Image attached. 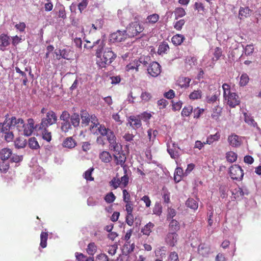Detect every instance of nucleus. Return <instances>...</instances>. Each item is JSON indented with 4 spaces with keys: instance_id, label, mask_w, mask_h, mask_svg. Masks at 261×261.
Returning <instances> with one entry per match:
<instances>
[{
    "instance_id": "64",
    "label": "nucleus",
    "mask_w": 261,
    "mask_h": 261,
    "mask_svg": "<svg viewBox=\"0 0 261 261\" xmlns=\"http://www.w3.org/2000/svg\"><path fill=\"white\" fill-rule=\"evenodd\" d=\"M95 261H109V259L106 254L100 253L96 256Z\"/></svg>"
},
{
    "instance_id": "7",
    "label": "nucleus",
    "mask_w": 261,
    "mask_h": 261,
    "mask_svg": "<svg viewBox=\"0 0 261 261\" xmlns=\"http://www.w3.org/2000/svg\"><path fill=\"white\" fill-rule=\"evenodd\" d=\"M115 152L114 154V160L117 165H120L122 167H126L125 163L126 162V157L124 153L122 150V147L120 146V150L118 151H113Z\"/></svg>"
},
{
    "instance_id": "45",
    "label": "nucleus",
    "mask_w": 261,
    "mask_h": 261,
    "mask_svg": "<svg viewBox=\"0 0 261 261\" xmlns=\"http://www.w3.org/2000/svg\"><path fill=\"white\" fill-rule=\"evenodd\" d=\"M29 146L33 149H37L40 148V146L35 137H31L29 140Z\"/></svg>"
},
{
    "instance_id": "31",
    "label": "nucleus",
    "mask_w": 261,
    "mask_h": 261,
    "mask_svg": "<svg viewBox=\"0 0 261 261\" xmlns=\"http://www.w3.org/2000/svg\"><path fill=\"white\" fill-rule=\"evenodd\" d=\"M10 37L7 34H2L0 35V41L1 42V45L3 48H5L7 46L10 45L9 41Z\"/></svg>"
},
{
    "instance_id": "58",
    "label": "nucleus",
    "mask_w": 261,
    "mask_h": 261,
    "mask_svg": "<svg viewBox=\"0 0 261 261\" xmlns=\"http://www.w3.org/2000/svg\"><path fill=\"white\" fill-rule=\"evenodd\" d=\"M41 129L43 130L42 136L43 139L46 140L47 142L50 141L51 140V133L48 132L47 128Z\"/></svg>"
},
{
    "instance_id": "60",
    "label": "nucleus",
    "mask_w": 261,
    "mask_h": 261,
    "mask_svg": "<svg viewBox=\"0 0 261 261\" xmlns=\"http://www.w3.org/2000/svg\"><path fill=\"white\" fill-rule=\"evenodd\" d=\"M134 216L132 213H127L125 217V222L128 225L132 226L134 224Z\"/></svg>"
},
{
    "instance_id": "19",
    "label": "nucleus",
    "mask_w": 261,
    "mask_h": 261,
    "mask_svg": "<svg viewBox=\"0 0 261 261\" xmlns=\"http://www.w3.org/2000/svg\"><path fill=\"white\" fill-rule=\"evenodd\" d=\"M229 144L233 147H238L241 144V140L237 135H232L228 138Z\"/></svg>"
},
{
    "instance_id": "22",
    "label": "nucleus",
    "mask_w": 261,
    "mask_h": 261,
    "mask_svg": "<svg viewBox=\"0 0 261 261\" xmlns=\"http://www.w3.org/2000/svg\"><path fill=\"white\" fill-rule=\"evenodd\" d=\"M198 253L202 256H207L210 252V248L204 244H200L198 248Z\"/></svg>"
},
{
    "instance_id": "33",
    "label": "nucleus",
    "mask_w": 261,
    "mask_h": 261,
    "mask_svg": "<svg viewBox=\"0 0 261 261\" xmlns=\"http://www.w3.org/2000/svg\"><path fill=\"white\" fill-rule=\"evenodd\" d=\"M186 205L190 208L196 210L198 208V204L197 201L193 198H189L186 202Z\"/></svg>"
},
{
    "instance_id": "35",
    "label": "nucleus",
    "mask_w": 261,
    "mask_h": 261,
    "mask_svg": "<svg viewBox=\"0 0 261 261\" xmlns=\"http://www.w3.org/2000/svg\"><path fill=\"white\" fill-rule=\"evenodd\" d=\"M191 79L187 77H181L178 80V84L181 88H187L189 86Z\"/></svg>"
},
{
    "instance_id": "26",
    "label": "nucleus",
    "mask_w": 261,
    "mask_h": 261,
    "mask_svg": "<svg viewBox=\"0 0 261 261\" xmlns=\"http://www.w3.org/2000/svg\"><path fill=\"white\" fill-rule=\"evenodd\" d=\"M251 10L249 7H240L239 12V17L240 19L247 18L250 15Z\"/></svg>"
},
{
    "instance_id": "17",
    "label": "nucleus",
    "mask_w": 261,
    "mask_h": 261,
    "mask_svg": "<svg viewBox=\"0 0 261 261\" xmlns=\"http://www.w3.org/2000/svg\"><path fill=\"white\" fill-rule=\"evenodd\" d=\"M197 64V59L194 57H187L185 59V66L187 70H191Z\"/></svg>"
},
{
    "instance_id": "4",
    "label": "nucleus",
    "mask_w": 261,
    "mask_h": 261,
    "mask_svg": "<svg viewBox=\"0 0 261 261\" xmlns=\"http://www.w3.org/2000/svg\"><path fill=\"white\" fill-rule=\"evenodd\" d=\"M136 21L130 22L126 27V30L128 35V37H134L142 33L144 28L138 20V18L135 17V20Z\"/></svg>"
},
{
    "instance_id": "13",
    "label": "nucleus",
    "mask_w": 261,
    "mask_h": 261,
    "mask_svg": "<svg viewBox=\"0 0 261 261\" xmlns=\"http://www.w3.org/2000/svg\"><path fill=\"white\" fill-rule=\"evenodd\" d=\"M111 37L116 41L121 42L128 37V35L126 30L123 31L118 30L116 32L113 33Z\"/></svg>"
},
{
    "instance_id": "53",
    "label": "nucleus",
    "mask_w": 261,
    "mask_h": 261,
    "mask_svg": "<svg viewBox=\"0 0 261 261\" xmlns=\"http://www.w3.org/2000/svg\"><path fill=\"white\" fill-rule=\"evenodd\" d=\"M202 96V91L200 90H194L189 95V98L191 99L195 100L201 98Z\"/></svg>"
},
{
    "instance_id": "25",
    "label": "nucleus",
    "mask_w": 261,
    "mask_h": 261,
    "mask_svg": "<svg viewBox=\"0 0 261 261\" xmlns=\"http://www.w3.org/2000/svg\"><path fill=\"white\" fill-rule=\"evenodd\" d=\"M99 158L102 162L105 163H110L112 159L111 154L107 151H102L100 153Z\"/></svg>"
},
{
    "instance_id": "50",
    "label": "nucleus",
    "mask_w": 261,
    "mask_h": 261,
    "mask_svg": "<svg viewBox=\"0 0 261 261\" xmlns=\"http://www.w3.org/2000/svg\"><path fill=\"white\" fill-rule=\"evenodd\" d=\"M70 120L72 124L74 127H76L79 125L80 118L79 114L76 113H74L73 115H71Z\"/></svg>"
},
{
    "instance_id": "18",
    "label": "nucleus",
    "mask_w": 261,
    "mask_h": 261,
    "mask_svg": "<svg viewBox=\"0 0 261 261\" xmlns=\"http://www.w3.org/2000/svg\"><path fill=\"white\" fill-rule=\"evenodd\" d=\"M12 155V151L9 148H4L0 150V159L1 161H7Z\"/></svg>"
},
{
    "instance_id": "48",
    "label": "nucleus",
    "mask_w": 261,
    "mask_h": 261,
    "mask_svg": "<svg viewBox=\"0 0 261 261\" xmlns=\"http://www.w3.org/2000/svg\"><path fill=\"white\" fill-rule=\"evenodd\" d=\"M26 143L25 140L19 137L17 138L14 141V145L17 148H23L25 146Z\"/></svg>"
},
{
    "instance_id": "5",
    "label": "nucleus",
    "mask_w": 261,
    "mask_h": 261,
    "mask_svg": "<svg viewBox=\"0 0 261 261\" xmlns=\"http://www.w3.org/2000/svg\"><path fill=\"white\" fill-rule=\"evenodd\" d=\"M229 174L230 177L233 180H241L244 175L243 169L238 165H233L229 168Z\"/></svg>"
},
{
    "instance_id": "63",
    "label": "nucleus",
    "mask_w": 261,
    "mask_h": 261,
    "mask_svg": "<svg viewBox=\"0 0 261 261\" xmlns=\"http://www.w3.org/2000/svg\"><path fill=\"white\" fill-rule=\"evenodd\" d=\"M168 261H179L177 253L175 251L170 252L168 257Z\"/></svg>"
},
{
    "instance_id": "55",
    "label": "nucleus",
    "mask_w": 261,
    "mask_h": 261,
    "mask_svg": "<svg viewBox=\"0 0 261 261\" xmlns=\"http://www.w3.org/2000/svg\"><path fill=\"white\" fill-rule=\"evenodd\" d=\"M109 185L113 187L114 189H116L120 185V180L119 178L113 177L109 182Z\"/></svg>"
},
{
    "instance_id": "57",
    "label": "nucleus",
    "mask_w": 261,
    "mask_h": 261,
    "mask_svg": "<svg viewBox=\"0 0 261 261\" xmlns=\"http://www.w3.org/2000/svg\"><path fill=\"white\" fill-rule=\"evenodd\" d=\"M106 202L108 203H111L113 202L116 199V196L114 194V193L112 192L106 194L104 198Z\"/></svg>"
},
{
    "instance_id": "46",
    "label": "nucleus",
    "mask_w": 261,
    "mask_h": 261,
    "mask_svg": "<svg viewBox=\"0 0 261 261\" xmlns=\"http://www.w3.org/2000/svg\"><path fill=\"white\" fill-rule=\"evenodd\" d=\"M110 129L106 128L103 124H99L97 127L96 130L100 135V136H106Z\"/></svg>"
},
{
    "instance_id": "2",
    "label": "nucleus",
    "mask_w": 261,
    "mask_h": 261,
    "mask_svg": "<svg viewBox=\"0 0 261 261\" xmlns=\"http://www.w3.org/2000/svg\"><path fill=\"white\" fill-rule=\"evenodd\" d=\"M5 122H7L8 129L16 127L18 132H22V134L25 136H31L34 129V121L32 118L28 119L27 124L22 118H17L15 116H12L9 119H6Z\"/></svg>"
},
{
    "instance_id": "12",
    "label": "nucleus",
    "mask_w": 261,
    "mask_h": 261,
    "mask_svg": "<svg viewBox=\"0 0 261 261\" xmlns=\"http://www.w3.org/2000/svg\"><path fill=\"white\" fill-rule=\"evenodd\" d=\"M178 236L175 232H169L165 238L166 243L171 247L175 245L177 242Z\"/></svg>"
},
{
    "instance_id": "6",
    "label": "nucleus",
    "mask_w": 261,
    "mask_h": 261,
    "mask_svg": "<svg viewBox=\"0 0 261 261\" xmlns=\"http://www.w3.org/2000/svg\"><path fill=\"white\" fill-rule=\"evenodd\" d=\"M106 136L109 143V148L111 150L118 151L120 150V145L117 142L116 137L113 130L110 129Z\"/></svg>"
},
{
    "instance_id": "1",
    "label": "nucleus",
    "mask_w": 261,
    "mask_h": 261,
    "mask_svg": "<svg viewBox=\"0 0 261 261\" xmlns=\"http://www.w3.org/2000/svg\"><path fill=\"white\" fill-rule=\"evenodd\" d=\"M97 45L98 46L96 52L97 57L96 63L99 67L102 68L110 65L116 58V55L114 53L111 48H107L105 49L103 56H101L100 54L105 45L103 40L98 39L93 42L92 45L88 46L86 44L84 46L87 48H92Z\"/></svg>"
},
{
    "instance_id": "27",
    "label": "nucleus",
    "mask_w": 261,
    "mask_h": 261,
    "mask_svg": "<svg viewBox=\"0 0 261 261\" xmlns=\"http://www.w3.org/2000/svg\"><path fill=\"white\" fill-rule=\"evenodd\" d=\"M244 116V121L248 125L252 126L254 127H257L259 128L257 123L254 121L253 118L250 114H248L247 113L244 112L243 113Z\"/></svg>"
},
{
    "instance_id": "37",
    "label": "nucleus",
    "mask_w": 261,
    "mask_h": 261,
    "mask_svg": "<svg viewBox=\"0 0 261 261\" xmlns=\"http://www.w3.org/2000/svg\"><path fill=\"white\" fill-rule=\"evenodd\" d=\"M97 247L94 242L90 243L86 249L87 252L90 255H93L97 251Z\"/></svg>"
},
{
    "instance_id": "3",
    "label": "nucleus",
    "mask_w": 261,
    "mask_h": 261,
    "mask_svg": "<svg viewBox=\"0 0 261 261\" xmlns=\"http://www.w3.org/2000/svg\"><path fill=\"white\" fill-rule=\"evenodd\" d=\"M42 114H45L44 117L42 118L41 122L39 125V129H45L50 125L55 124L58 120V117L56 113L53 110H47L43 108L41 110Z\"/></svg>"
},
{
    "instance_id": "52",
    "label": "nucleus",
    "mask_w": 261,
    "mask_h": 261,
    "mask_svg": "<svg viewBox=\"0 0 261 261\" xmlns=\"http://www.w3.org/2000/svg\"><path fill=\"white\" fill-rule=\"evenodd\" d=\"M222 89L223 90V97L224 99L233 93L231 92L230 86L228 84H223L222 85Z\"/></svg>"
},
{
    "instance_id": "10",
    "label": "nucleus",
    "mask_w": 261,
    "mask_h": 261,
    "mask_svg": "<svg viewBox=\"0 0 261 261\" xmlns=\"http://www.w3.org/2000/svg\"><path fill=\"white\" fill-rule=\"evenodd\" d=\"M140 67V62L138 59L130 61L129 63L125 66V70L127 72H138Z\"/></svg>"
},
{
    "instance_id": "61",
    "label": "nucleus",
    "mask_w": 261,
    "mask_h": 261,
    "mask_svg": "<svg viewBox=\"0 0 261 261\" xmlns=\"http://www.w3.org/2000/svg\"><path fill=\"white\" fill-rule=\"evenodd\" d=\"M61 130L65 133L68 132L71 129V126L69 121L63 122L61 123Z\"/></svg>"
},
{
    "instance_id": "8",
    "label": "nucleus",
    "mask_w": 261,
    "mask_h": 261,
    "mask_svg": "<svg viewBox=\"0 0 261 261\" xmlns=\"http://www.w3.org/2000/svg\"><path fill=\"white\" fill-rule=\"evenodd\" d=\"M147 72L151 76L156 77L161 72V67L157 62L153 61L149 64Z\"/></svg>"
},
{
    "instance_id": "38",
    "label": "nucleus",
    "mask_w": 261,
    "mask_h": 261,
    "mask_svg": "<svg viewBox=\"0 0 261 261\" xmlns=\"http://www.w3.org/2000/svg\"><path fill=\"white\" fill-rule=\"evenodd\" d=\"M104 24V20L102 18L97 19L92 24V28L95 31L101 29Z\"/></svg>"
},
{
    "instance_id": "43",
    "label": "nucleus",
    "mask_w": 261,
    "mask_h": 261,
    "mask_svg": "<svg viewBox=\"0 0 261 261\" xmlns=\"http://www.w3.org/2000/svg\"><path fill=\"white\" fill-rule=\"evenodd\" d=\"M166 250L165 247H162L160 248H158L155 251V256L158 257V258L163 259L166 257Z\"/></svg>"
},
{
    "instance_id": "36",
    "label": "nucleus",
    "mask_w": 261,
    "mask_h": 261,
    "mask_svg": "<svg viewBox=\"0 0 261 261\" xmlns=\"http://www.w3.org/2000/svg\"><path fill=\"white\" fill-rule=\"evenodd\" d=\"M48 236V234L47 232H42L41 233L40 246L42 248H45L47 246Z\"/></svg>"
},
{
    "instance_id": "49",
    "label": "nucleus",
    "mask_w": 261,
    "mask_h": 261,
    "mask_svg": "<svg viewBox=\"0 0 261 261\" xmlns=\"http://www.w3.org/2000/svg\"><path fill=\"white\" fill-rule=\"evenodd\" d=\"M90 121L91 122L92 124L90 126V129L91 132H93L94 128H96L99 124H100L98 122V120L97 118V117L94 115H91L90 116Z\"/></svg>"
},
{
    "instance_id": "9",
    "label": "nucleus",
    "mask_w": 261,
    "mask_h": 261,
    "mask_svg": "<svg viewBox=\"0 0 261 261\" xmlns=\"http://www.w3.org/2000/svg\"><path fill=\"white\" fill-rule=\"evenodd\" d=\"M227 105L231 108H234L240 103L239 96L236 93H232L224 99Z\"/></svg>"
},
{
    "instance_id": "34",
    "label": "nucleus",
    "mask_w": 261,
    "mask_h": 261,
    "mask_svg": "<svg viewBox=\"0 0 261 261\" xmlns=\"http://www.w3.org/2000/svg\"><path fill=\"white\" fill-rule=\"evenodd\" d=\"M160 19V16L156 13L148 15L146 18L147 23L153 24L157 22Z\"/></svg>"
},
{
    "instance_id": "21",
    "label": "nucleus",
    "mask_w": 261,
    "mask_h": 261,
    "mask_svg": "<svg viewBox=\"0 0 261 261\" xmlns=\"http://www.w3.org/2000/svg\"><path fill=\"white\" fill-rule=\"evenodd\" d=\"M154 227V224L153 223L149 222L142 228L141 232L143 235L149 236Z\"/></svg>"
},
{
    "instance_id": "44",
    "label": "nucleus",
    "mask_w": 261,
    "mask_h": 261,
    "mask_svg": "<svg viewBox=\"0 0 261 261\" xmlns=\"http://www.w3.org/2000/svg\"><path fill=\"white\" fill-rule=\"evenodd\" d=\"M220 137V135L219 133H216L215 135L209 136L206 139V142L204 144H211L214 141H218Z\"/></svg>"
},
{
    "instance_id": "15",
    "label": "nucleus",
    "mask_w": 261,
    "mask_h": 261,
    "mask_svg": "<svg viewBox=\"0 0 261 261\" xmlns=\"http://www.w3.org/2000/svg\"><path fill=\"white\" fill-rule=\"evenodd\" d=\"M10 129H8L7 122H4L1 130L5 134V139L7 142H12L14 139V134L12 132L10 131Z\"/></svg>"
},
{
    "instance_id": "30",
    "label": "nucleus",
    "mask_w": 261,
    "mask_h": 261,
    "mask_svg": "<svg viewBox=\"0 0 261 261\" xmlns=\"http://www.w3.org/2000/svg\"><path fill=\"white\" fill-rule=\"evenodd\" d=\"M123 171L124 175L121 177L120 180V185L123 188H125L127 186L129 182V177L127 173V169L126 167H123Z\"/></svg>"
},
{
    "instance_id": "20",
    "label": "nucleus",
    "mask_w": 261,
    "mask_h": 261,
    "mask_svg": "<svg viewBox=\"0 0 261 261\" xmlns=\"http://www.w3.org/2000/svg\"><path fill=\"white\" fill-rule=\"evenodd\" d=\"M135 249L134 243L130 244V242H126L122 247V251L123 254L127 255L134 251Z\"/></svg>"
},
{
    "instance_id": "51",
    "label": "nucleus",
    "mask_w": 261,
    "mask_h": 261,
    "mask_svg": "<svg viewBox=\"0 0 261 261\" xmlns=\"http://www.w3.org/2000/svg\"><path fill=\"white\" fill-rule=\"evenodd\" d=\"M10 168L9 162L7 161H2L0 162V171L1 172L6 173Z\"/></svg>"
},
{
    "instance_id": "42",
    "label": "nucleus",
    "mask_w": 261,
    "mask_h": 261,
    "mask_svg": "<svg viewBox=\"0 0 261 261\" xmlns=\"http://www.w3.org/2000/svg\"><path fill=\"white\" fill-rule=\"evenodd\" d=\"M221 109L218 106H216L213 110V112L211 114V117L215 120L217 121L219 119L221 115Z\"/></svg>"
},
{
    "instance_id": "28",
    "label": "nucleus",
    "mask_w": 261,
    "mask_h": 261,
    "mask_svg": "<svg viewBox=\"0 0 261 261\" xmlns=\"http://www.w3.org/2000/svg\"><path fill=\"white\" fill-rule=\"evenodd\" d=\"M185 40V37L181 34L174 35L171 39L173 44L176 46L180 45Z\"/></svg>"
},
{
    "instance_id": "47",
    "label": "nucleus",
    "mask_w": 261,
    "mask_h": 261,
    "mask_svg": "<svg viewBox=\"0 0 261 261\" xmlns=\"http://www.w3.org/2000/svg\"><path fill=\"white\" fill-rule=\"evenodd\" d=\"M249 81V77L247 73H243L240 76L239 82V85L241 87H244L246 86Z\"/></svg>"
},
{
    "instance_id": "23",
    "label": "nucleus",
    "mask_w": 261,
    "mask_h": 261,
    "mask_svg": "<svg viewBox=\"0 0 261 261\" xmlns=\"http://www.w3.org/2000/svg\"><path fill=\"white\" fill-rule=\"evenodd\" d=\"M76 145V142L72 137L66 138L63 143V146L68 148H73Z\"/></svg>"
},
{
    "instance_id": "39",
    "label": "nucleus",
    "mask_w": 261,
    "mask_h": 261,
    "mask_svg": "<svg viewBox=\"0 0 261 261\" xmlns=\"http://www.w3.org/2000/svg\"><path fill=\"white\" fill-rule=\"evenodd\" d=\"M238 155L233 151H228L226 153V158L227 161L230 163H233L237 160Z\"/></svg>"
},
{
    "instance_id": "56",
    "label": "nucleus",
    "mask_w": 261,
    "mask_h": 261,
    "mask_svg": "<svg viewBox=\"0 0 261 261\" xmlns=\"http://www.w3.org/2000/svg\"><path fill=\"white\" fill-rule=\"evenodd\" d=\"M192 111L193 108L191 106L189 105L187 107H185L181 111V115L184 117L189 116Z\"/></svg>"
},
{
    "instance_id": "41",
    "label": "nucleus",
    "mask_w": 261,
    "mask_h": 261,
    "mask_svg": "<svg viewBox=\"0 0 261 261\" xmlns=\"http://www.w3.org/2000/svg\"><path fill=\"white\" fill-rule=\"evenodd\" d=\"M175 19L182 17L186 15V12L185 10L182 7H177L174 11Z\"/></svg>"
},
{
    "instance_id": "62",
    "label": "nucleus",
    "mask_w": 261,
    "mask_h": 261,
    "mask_svg": "<svg viewBox=\"0 0 261 261\" xmlns=\"http://www.w3.org/2000/svg\"><path fill=\"white\" fill-rule=\"evenodd\" d=\"M254 51V46L252 44L247 45L244 48L245 54L247 56H250Z\"/></svg>"
},
{
    "instance_id": "24",
    "label": "nucleus",
    "mask_w": 261,
    "mask_h": 261,
    "mask_svg": "<svg viewBox=\"0 0 261 261\" xmlns=\"http://www.w3.org/2000/svg\"><path fill=\"white\" fill-rule=\"evenodd\" d=\"M81 117L82 119V124L83 126H86L89 125L90 121V115L85 110L81 112Z\"/></svg>"
},
{
    "instance_id": "40",
    "label": "nucleus",
    "mask_w": 261,
    "mask_h": 261,
    "mask_svg": "<svg viewBox=\"0 0 261 261\" xmlns=\"http://www.w3.org/2000/svg\"><path fill=\"white\" fill-rule=\"evenodd\" d=\"M138 59L140 62V65L142 64L144 66L146 67L151 63V57L149 56H141Z\"/></svg>"
},
{
    "instance_id": "16",
    "label": "nucleus",
    "mask_w": 261,
    "mask_h": 261,
    "mask_svg": "<svg viewBox=\"0 0 261 261\" xmlns=\"http://www.w3.org/2000/svg\"><path fill=\"white\" fill-rule=\"evenodd\" d=\"M61 53L62 58L67 60H73L75 56L74 51L69 47L61 49Z\"/></svg>"
},
{
    "instance_id": "29",
    "label": "nucleus",
    "mask_w": 261,
    "mask_h": 261,
    "mask_svg": "<svg viewBox=\"0 0 261 261\" xmlns=\"http://www.w3.org/2000/svg\"><path fill=\"white\" fill-rule=\"evenodd\" d=\"M180 229L179 223L175 219H172L169 223V230L170 232H176Z\"/></svg>"
},
{
    "instance_id": "59",
    "label": "nucleus",
    "mask_w": 261,
    "mask_h": 261,
    "mask_svg": "<svg viewBox=\"0 0 261 261\" xmlns=\"http://www.w3.org/2000/svg\"><path fill=\"white\" fill-rule=\"evenodd\" d=\"M168 104V101L164 98L161 99L157 101V105L160 110L166 108Z\"/></svg>"
},
{
    "instance_id": "32",
    "label": "nucleus",
    "mask_w": 261,
    "mask_h": 261,
    "mask_svg": "<svg viewBox=\"0 0 261 261\" xmlns=\"http://www.w3.org/2000/svg\"><path fill=\"white\" fill-rule=\"evenodd\" d=\"M169 50V46L166 42H163L159 46L158 53L159 55L166 54Z\"/></svg>"
},
{
    "instance_id": "54",
    "label": "nucleus",
    "mask_w": 261,
    "mask_h": 261,
    "mask_svg": "<svg viewBox=\"0 0 261 261\" xmlns=\"http://www.w3.org/2000/svg\"><path fill=\"white\" fill-rule=\"evenodd\" d=\"M183 174V170L181 168H177L174 173V180L177 182L181 179V176Z\"/></svg>"
},
{
    "instance_id": "11",
    "label": "nucleus",
    "mask_w": 261,
    "mask_h": 261,
    "mask_svg": "<svg viewBox=\"0 0 261 261\" xmlns=\"http://www.w3.org/2000/svg\"><path fill=\"white\" fill-rule=\"evenodd\" d=\"M147 139L146 142V147H150L153 144L154 141L156 138V137L158 134V131L156 129H149L147 132Z\"/></svg>"
},
{
    "instance_id": "14",
    "label": "nucleus",
    "mask_w": 261,
    "mask_h": 261,
    "mask_svg": "<svg viewBox=\"0 0 261 261\" xmlns=\"http://www.w3.org/2000/svg\"><path fill=\"white\" fill-rule=\"evenodd\" d=\"M129 125L134 129H137L142 126V123L139 116H130L128 119Z\"/></svg>"
}]
</instances>
